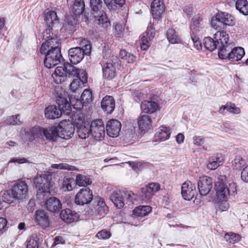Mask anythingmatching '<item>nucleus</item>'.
I'll list each match as a JSON object with an SVG mask.
<instances>
[{
    "label": "nucleus",
    "mask_w": 248,
    "mask_h": 248,
    "mask_svg": "<svg viewBox=\"0 0 248 248\" xmlns=\"http://www.w3.org/2000/svg\"><path fill=\"white\" fill-rule=\"evenodd\" d=\"M51 170L37 173L34 179L36 188V198L40 202L45 200L50 194V188L53 186Z\"/></svg>",
    "instance_id": "obj_1"
},
{
    "label": "nucleus",
    "mask_w": 248,
    "mask_h": 248,
    "mask_svg": "<svg viewBox=\"0 0 248 248\" xmlns=\"http://www.w3.org/2000/svg\"><path fill=\"white\" fill-rule=\"evenodd\" d=\"M28 188L25 181L18 180L14 182L10 188L4 191L2 199L4 202L8 204L22 201L26 198L29 191Z\"/></svg>",
    "instance_id": "obj_2"
},
{
    "label": "nucleus",
    "mask_w": 248,
    "mask_h": 248,
    "mask_svg": "<svg viewBox=\"0 0 248 248\" xmlns=\"http://www.w3.org/2000/svg\"><path fill=\"white\" fill-rule=\"evenodd\" d=\"M71 75L75 76L77 78L74 79L70 84V90L72 93H79L81 91L83 87L85 86L88 82V74L86 70L82 69H78L75 66H69Z\"/></svg>",
    "instance_id": "obj_3"
},
{
    "label": "nucleus",
    "mask_w": 248,
    "mask_h": 248,
    "mask_svg": "<svg viewBox=\"0 0 248 248\" xmlns=\"http://www.w3.org/2000/svg\"><path fill=\"white\" fill-rule=\"evenodd\" d=\"M43 39L45 41L42 44L40 53H45L46 51L61 49V43L57 34L51 31L50 29H46L43 32Z\"/></svg>",
    "instance_id": "obj_4"
},
{
    "label": "nucleus",
    "mask_w": 248,
    "mask_h": 248,
    "mask_svg": "<svg viewBox=\"0 0 248 248\" xmlns=\"http://www.w3.org/2000/svg\"><path fill=\"white\" fill-rule=\"evenodd\" d=\"M232 44L231 46H226L224 50L222 49L219 53V58L221 59H228L232 62L241 60L244 56V49L240 46L233 47Z\"/></svg>",
    "instance_id": "obj_5"
},
{
    "label": "nucleus",
    "mask_w": 248,
    "mask_h": 248,
    "mask_svg": "<svg viewBox=\"0 0 248 248\" xmlns=\"http://www.w3.org/2000/svg\"><path fill=\"white\" fill-rule=\"evenodd\" d=\"M217 23H220L224 25L232 26L235 24L234 16L226 12H220L216 14L215 18H213L211 21L212 27L217 30L219 28Z\"/></svg>",
    "instance_id": "obj_6"
},
{
    "label": "nucleus",
    "mask_w": 248,
    "mask_h": 248,
    "mask_svg": "<svg viewBox=\"0 0 248 248\" xmlns=\"http://www.w3.org/2000/svg\"><path fill=\"white\" fill-rule=\"evenodd\" d=\"M41 53L45 54V58L44 61V65L48 69L55 67L64 61L61 50H58L56 49Z\"/></svg>",
    "instance_id": "obj_7"
},
{
    "label": "nucleus",
    "mask_w": 248,
    "mask_h": 248,
    "mask_svg": "<svg viewBox=\"0 0 248 248\" xmlns=\"http://www.w3.org/2000/svg\"><path fill=\"white\" fill-rule=\"evenodd\" d=\"M54 94L56 97V103L58 105V108L62 112L70 110V104L67 100L68 96L67 93L64 89L60 86H56L54 89Z\"/></svg>",
    "instance_id": "obj_8"
},
{
    "label": "nucleus",
    "mask_w": 248,
    "mask_h": 248,
    "mask_svg": "<svg viewBox=\"0 0 248 248\" xmlns=\"http://www.w3.org/2000/svg\"><path fill=\"white\" fill-rule=\"evenodd\" d=\"M90 126L93 138L98 141L103 140L105 137V130L102 120L99 119L93 120Z\"/></svg>",
    "instance_id": "obj_9"
},
{
    "label": "nucleus",
    "mask_w": 248,
    "mask_h": 248,
    "mask_svg": "<svg viewBox=\"0 0 248 248\" xmlns=\"http://www.w3.org/2000/svg\"><path fill=\"white\" fill-rule=\"evenodd\" d=\"M69 66H73L69 63H64L63 66H58L55 70L54 73L52 74V77L54 81L56 84H61L64 82L67 78V74L71 75V69L69 68Z\"/></svg>",
    "instance_id": "obj_10"
},
{
    "label": "nucleus",
    "mask_w": 248,
    "mask_h": 248,
    "mask_svg": "<svg viewBox=\"0 0 248 248\" xmlns=\"http://www.w3.org/2000/svg\"><path fill=\"white\" fill-rule=\"evenodd\" d=\"M160 189V185L158 183H151L148 184L145 187L140 189L141 193L140 198L141 200L145 202L150 201L153 195L158 191Z\"/></svg>",
    "instance_id": "obj_11"
},
{
    "label": "nucleus",
    "mask_w": 248,
    "mask_h": 248,
    "mask_svg": "<svg viewBox=\"0 0 248 248\" xmlns=\"http://www.w3.org/2000/svg\"><path fill=\"white\" fill-rule=\"evenodd\" d=\"M57 127L59 137L63 139L71 138L75 131V127L73 124L66 121L61 122Z\"/></svg>",
    "instance_id": "obj_12"
},
{
    "label": "nucleus",
    "mask_w": 248,
    "mask_h": 248,
    "mask_svg": "<svg viewBox=\"0 0 248 248\" xmlns=\"http://www.w3.org/2000/svg\"><path fill=\"white\" fill-rule=\"evenodd\" d=\"M93 198L92 191L89 187L82 188L76 195L75 202L79 205H84L90 203Z\"/></svg>",
    "instance_id": "obj_13"
},
{
    "label": "nucleus",
    "mask_w": 248,
    "mask_h": 248,
    "mask_svg": "<svg viewBox=\"0 0 248 248\" xmlns=\"http://www.w3.org/2000/svg\"><path fill=\"white\" fill-rule=\"evenodd\" d=\"M226 182V176L220 175L215 183V188L217 199L219 201H225L228 199L227 191L226 190V189H227Z\"/></svg>",
    "instance_id": "obj_14"
},
{
    "label": "nucleus",
    "mask_w": 248,
    "mask_h": 248,
    "mask_svg": "<svg viewBox=\"0 0 248 248\" xmlns=\"http://www.w3.org/2000/svg\"><path fill=\"white\" fill-rule=\"evenodd\" d=\"M34 218L36 224L43 229H46L50 225L51 220L49 214L44 210H37Z\"/></svg>",
    "instance_id": "obj_15"
},
{
    "label": "nucleus",
    "mask_w": 248,
    "mask_h": 248,
    "mask_svg": "<svg viewBox=\"0 0 248 248\" xmlns=\"http://www.w3.org/2000/svg\"><path fill=\"white\" fill-rule=\"evenodd\" d=\"M212 186L213 181L211 178L207 176H202L199 178L198 187L201 195H207L210 191Z\"/></svg>",
    "instance_id": "obj_16"
},
{
    "label": "nucleus",
    "mask_w": 248,
    "mask_h": 248,
    "mask_svg": "<svg viewBox=\"0 0 248 248\" xmlns=\"http://www.w3.org/2000/svg\"><path fill=\"white\" fill-rule=\"evenodd\" d=\"M214 36V39L216 40L218 46V55L219 56V53L221 50H224L226 46H231L232 43L229 42V35L223 30L217 31Z\"/></svg>",
    "instance_id": "obj_17"
},
{
    "label": "nucleus",
    "mask_w": 248,
    "mask_h": 248,
    "mask_svg": "<svg viewBox=\"0 0 248 248\" xmlns=\"http://www.w3.org/2000/svg\"><path fill=\"white\" fill-rule=\"evenodd\" d=\"M196 194V186L190 181L184 182L181 186V194L184 199L190 201Z\"/></svg>",
    "instance_id": "obj_18"
},
{
    "label": "nucleus",
    "mask_w": 248,
    "mask_h": 248,
    "mask_svg": "<svg viewBox=\"0 0 248 248\" xmlns=\"http://www.w3.org/2000/svg\"><path fill=\"white\" fill-rule=\"evenodd\" d=\"M85 55L86 53L78 46L71 48L68 51L69 60L73 64H77L80 62Z\"/></svg>",
    "instance_id": "obj_19"
},
{
    "label": "nucleus",
    "mask_w": 248,
    "mask_h": 248,
    "mask_svg": "<svg viewBox=\"0 0 248 248\" xmlns=\"http://www.w3.org/2000/svg\"><path fill=\"white\" fill-rule=\"evenodd\" d=\"M151 12L154 19L159 20L162 18L165 6L162 0H154L151 5Z\"/></svg>",
    "instance_id": "obj_20"
},
{
    "label": "nucleus",
    "mask_w": 248,
    "mask_h": 248,
    "mask_svg": "<svg viewBox=\"0 0 248 248\" xmlns=\"http://www.w3.org/2000/svg\"><path fill=\"white\" fill-rule=\"evenodd\" d=\"M121 123L116 119H111L106 124V132L110 137H117L119 136L121 129Z\"/></svg>",
    "instance_id": "obj_21"
},
{
    "label": "nucleus",
    "mask_w": 248,
    "mask_h": 248,
    "mask_svg": "<svg viewBox=\"0 0 248 248\" xmlns=\"http://www.w3.org/2000/svg\"><path fill=\"white\" fill-rule=\"evenodd\" d=\"M103 78L107 80H110L114 79L116 76V63L113 62H107L104 64L102 67Z\"/></svg>",
    "instance_id": "obj_22"
},
{
    "label": "nucleus",
    "mask_w": 248,
    "mask_h": 248,
    "mask_svg": "<svg viewBox=\"0 0 248 248\" xmlns=\"http://www.w3.org/2000/svg\"><path fill=\"white\" fill-rule=\"evenodd\" d=\"M140 108L143 113L151 114L159 110V104L152 100H144L141 103Z\"/></svg>",
    "instance_id": "obj_23"
},
{
    "label": "nucleus",
    "mask_w": 248,
    "mask_h": 248,
    "mask_svg": "<svg viewBox=\"0 0 248 248\" xmlns=\"http://www.w3.org/2000/svg\"><path fill=\"white\" fill-rule=\"evenodd\" d=\"M224 160L221 154H215L208 158L207 168L210 170H215L224 163Z\"/></svg>",
    "instance_id": "obj_24"
},
{
    "label": "nucleus",
    "mask_w": 248,
    "mask_h": 248,
    "mask_svg": "<svg viewBox=\"0 0 248 248\" xmlns=\"http://www.w3.org/2000/svg\"><path fill=\"white\" fill-rule=\"evenodd\" d=\"M101 107L103 110L107 114H111L115 108V100L110 95H106L101 102Z\"/></svg>",
    "instance_id": "obj_25"
},
{
    "label": "nucleus",
    "mask_w": 248,
    "mask_h": 248,
    "mask_svg": "<svg viewBox=\"0 0 248 248\" xmlns=\"http://www.w3.org/2000/svg\"><path fill=\"white\" fill-rule=\"evenodd\" d=\"M45 15V21L47 26L46 29H50L52 31V27L59 23V18L55 11L46 9L44 11Z\"/></svg>",
    "instance_id": "obj_26"
},
{
    "label": "nucleus",
    "mask_w": 248,
    "mask_h": 248,
    "mask_svg": "<svg viewBox=\"0 0 248 248\" xmlns=\"http://www.w3.org/2000/svg\"><path fill=\"white\" fill-rule=\"evenodd\" d=\"M61 31H65L66 33L70 34L75 32L76 30V26L78 20L72 16H68L65 18Z\"/></svg>",
    "instance_id": "obj_27"
},
{
    "label": "nucleus",
    "mask_w": 248,
    "mask_h": 248,
    "mask_svg": "<svg viewBox=\"0 0 248 248\" xmlns=\"http://www.w3.org/2000/svg\"><path fill=\"white\" fill-rule=\"evenodd\" d=\"M60 216L61 219L67 223L77 221L79 217L77 212L69 208L62 210Z\"/></svg>",
    "instance_id": "obj_28"
},
{
    "label": "nucleus",
    "mask_w": 248,
    "mask_h": 248,
    "mask_svg": "<svg viewBox=\"0 0 248 248\" xmlns=\"http://www.w3.org/2000/svg\"><path fill=\"white\" fill-rule=\"evenodd\" d=\"M45 207L48 211L52 213H56L62 209V204L59 199L53 197L46 201Z\"/></svg>",
    "instance_id": "obj_29"
},
{
    "label": "nucleus",
    "mask_w": 248,
    "mask_h": 248,
    "mask_svg": "<svg viewBox=\"0 0 248 248\" xmlns=\"http://www.w3.org/2000/svg\"><path fill=\"white\" fill-rule=\"evenodd\" d=\"M170 128L169 127L161 125L155 133L154 139L156 141H165L170 138Z\"/></svg>",
    "instance_id": "obj_30"
},
{
    "label": "nucleus",
    "mask_w": 248,
    "mask_h": 248,
    "mask_svg": "<svg viewBox=\"0 0 248 248\" xmlns=\"http://www.w3.org/2000/svg\"><path fill=\"white\" fill-rule=\"evenodd\" d=\"M152 119L147 114L140 116L138 119V124L139 130L141 131H147L150 129L152 125Z\"/></svg>",
    "instance_id": "obj_31"
},
{
    "label": "nucleus",
    "mask_w": 248,
    "mask_h": 248,
    "mask_svg": "<svg viewBox=\"0 0 248 248\" xmlns=\"http://www.w3.org/2000/svg\"><path fill=\"white\" fill-rule=\"evenodd\" d=\"M44 127L34 126L31 128L28 132V136L31 141L36 139H43L45 134Z\"/></svg>",
    "instance_id": "obj_32"
},
{
    "label": "nucleus",
    "mask_w": 248,
    "mask_h": 248,
    "mask_svg": "<svg viewBox=\"0 0 248 248\" xmlns=\"http://www.w3.org/2000/svg\"><path fill=\"white\" fill-rule=\"evenodd\" d=\"M124 191L118 190L113 191L110 197L111 201L119 208L123 207L124 205Z\"/></svg>",
    "instance_id": "obj_33"
},
{
    "label": "nucleus",
    "mask_w": 248,
    "mask_h": 248,
    "mask_svg": "<svg viewBox=\"0 0 248 248\" xmlns=\"http://www.w3.org/2000/svg\"><path fill=\"white\" fill-rule=\"evenodd\" d=\"M62 112L55 105H50L45 110V117L48 119H55L61 117Z\"/></svg>",
    "instance_id": "obj_34"
},
{
    "label": "nucleus",
    "mask_w": 248,
    "mask_h": 248,
    "mask_svg": "<svg viewBox=\"0 0 248 248\" xmlns=\"http://www.w3.org/2000/svg\"><path fill=\"white\" fill-rule=\"evenodd\" d=\"M226 109L228 112L233 114H238L241 112L239 108L236 107L235 104L231 102H227L224 105H222L218 110L219 113L224 115V111Z\"/></svg>",
    "instance_id": "obj_35"
},
{
    "label": "nucleus",
    "mask_w": 248,
    "mask_h": 248,
    "mask_svg": "<svg viewBox=\"0 0 248 248\" xmlns=\"http://www.w3.org/2000/svg\"><path fill=\"white\" fill-rule=\"evenodd\" d=\"M97 17V23L102 28L104 29H108L111 26L110 21L109 19L105 12L103 11L100 14L94 15Z\"/></svg>",
    "instance_id": "obj_36"
},
{
    "label": "nucleus",
    "mask_w": 248,
    "mask_h": 248,
    "mask_svg": "<svg viewBox=\"0 0 248 248\" xmlns=\"http://www.w3.org/2000/svg\"><path fill=\"white\" fill-rule=\"evenodd\" d=\"M95 213L100 216L106 215L108 211V207L107 206L104 200L101 198L97 199V203L94 206Z\"/></svg>",
    "instance_id": "obj_37"
},
{
    "label": "nucleus",
    "mask_w": 248,
    "mask_h": 248,
    "mask_svg": "<svg viewBox=\"0 0 248 248\" xmlns=\"http://www.w3.org/2000/svg\"><path fill=\"white\" fill-rule=\"evenodd\" d=\"M44 131H46L44 132V137H45L46 140L55 141L59 137L57 126H52L44 128Z\"/></svg>",
    "instance_id": "obj_38"
},
{
    "label": "nucleus",
    "mask_w": 248,
    "mask_h": 248,
    "mask_svg": "<svg viewBox=\"0 0 248 248\" xmlns=\"http://www.w3.org/2000/svg\"><path fill=\"white\" fill-rule=\"evenodd\" d=\"M85 9V4L84 0H75L72 7V11L76 16L83 14Z\"/></svg>",
    "instance_id": "obj_39"
},
{
    "label": "nucleus",
    "mask_w": 248,
    "mask_h": 248,
    "mask_svg": "<svg viewBox=\"0 0 248 248\" xmlns=\"http://www.w3.org/2000/svg\"><path fill=\"white\" fill-rule=\"evenodd\" d=\"M90 7L93 15L104 11L102 0H90Z\"/></svg>",
    "instance_id": "obj_40"
},
{
    "label": "nucleus",
    "mask_w": 248,
    "mask_h": 248,
    "mask_svg": "<svg viewBox=\"0 0 248 248\" xmlns=\"http://www.w3.org/2000/svg\"><path fill=\"white\" fill-rule=\"evenodd\" d=\"M76 185L75 180L72 178L68 176H64L63 179L62 188L64 191H71Z\"/></svg>",
    "instance_id": "obj_41"
},
{
    "label": "nucleus",
    "mask_w": 248,
    "mask_h": 248,
    "mask_svg": "<svg viewBox=\"0 0 248 248\" xmlns=\"http://www.w3.org/2000/svg\"><path fill=\"white\" fill-rule=\"evenodd\" d=\"M110 11H116L118 7H122L125 4V0H103Z\"/></svg>",
    "instance_id": "obj_42"
},
{
    "label": "nucleus",
    "mask_w": 248,
    "mask_h": 248,
    "mask_svg": "<svg viewBox=\"0 0 248 248\" xmlns=\"http://www.w3.org/2000/svg\"><path fill=\"white\" fill-rule=\"evenodd\" d=\"M152 211V207L148 205H140L133 210V214L136 216L143 217Z\"/></svg>",
    "instance_id": "obj_43"
},
{
    "label": "nucleus",
    "mask_w": 248,
    "mask_h": 248,
    "mask_svg": "<svg viewBox=\"0 0 248 248\" xmlns=\"http://www.w3.org/2000/svg\"><path fill=\"white\" fill-rule=\"evenodd\" d=\"M166 37L171 44H177L181 42V38L176 31L172 28H169L166 33Z\"/></svg>",
    "instance_id": "obj_44"
},
{
    "label": "nucleus",
    "mask_w": 248,
    "mask_h": 248,
    "mask_svg": "<svg viewBox=\"0 0 248 248\" xmlns=\"http://www.w3.org/2000/svg\"><path fill=\"white\" fill-rule=\"evenodd\" d=\"M202 21V19L199 15H195L192 18L190 24V29L192 31V33H196L199 31Z\"/></svg>",
    "instance_id": "obj_45"
},
{
    "label": "nucleus",
    "mask_w": 248,
    "mask_h": 248,
    "mask_svg": "<svg viewBox=\"0 0 248 248\" xmlns=\"http://www.w3.org/2000/svg\"><path fill=\"white\" fill-rule=\"evenodd\" d=\"M75 182L76 185L85 187H87V186L92 183V181L88 176L80 174L77 175Z\"/></svg>",
    "instance_id": "obj_46"
},
{
    "label": "nucleus",
    "mask_w": 248,
    "mask_h": 248,
    "mask_svg": "<svg viewBox=\"0 0 248 248\" xmlns=\"http://www.w3.org/2000/svg\"><path fill=\"white\" fill-rule=\"evenodd\" d=\"M236 9L244 15H248V1L247 0H237L235 3Z\"/></svg>",
    "instance_id": "obj_47"
},
{
    "label": "nucleus",
    "mask_w": 248,
    "mask_h": 248,
    "mask_svg": "<svg viewBox=\"0 0 248 248\" xmlns=\"http://www.w3.org/2000/svg\"><path fill=\"white\" fill-rule=\"evenodd\" d=\"M224 238L227 242L231 244L238 243L241 239V236L240 234L232 232H226Z\"/></svg>",
    "instance_id": "obj_48"
},
{
    "label": "nucleus",
    "mask_w": 248,
    "mask_h": 248,
    "mask_svg": "<svg viewBox=\"0 0 248 248\" xmlns=\"http://www.w3.org/2000/svg\"><path fill=\"white\" fill-rule=\"evenodd\" d=\"M124 195L126 203L129 204L130 203L137 204L138 202L139 199L140 197L137 194L134 193L131 191H124Z\"/></svg>",
    "instance_id": "obj_49"
},
{
    "label": "nucleus",
    "mask_w": 248,
    "mask_h": 248,
    "mask_svg": "<svg viewBox=\"0 0 248 248\" xmlns=\"http://www.w3.org/2000/svg\"><path fill=\"white\" fill-rule=\"evenodd\" d=\"M203 45L205 48L210 51H212L216 48H218L216 40L213 39L210 37H205L204 39Z\"/></svg>",
    "instance_id": "obj_50"
},
{
    "label": "nucleus",
    "mask_w": 248,
    "mask_h": 248,
    "mask_svg": "<svg viewBox=\"0 0 248 248\" xmlns=\"http://www.w3.org/2000/svg\"><path fill=\"white\" fill-rule=\"evenodd\" d=\"M119 57L122 59L126 61L129 63H133L136 60V57L133 54L129 53L125 49H121Z\"/></svg>",
    "instance_id": "obj_51"
},
{
    "label": "nucleus",
    "mask_w": 248,
    "mask_h": 248,
    "mask_svg": "<svg viewBox=\"0 0 248 248\" xmlns=\"http://www.w3.org/2000/svg\"><path fill=\"white\" fill-rule=\"evenodd\" d=\"M77 132L79 138L85 139L88 138L90 134L91 135V131H90V126L80 125L78 128Z\"/></svg>",
    "instance_id": "obj_52"
},
{
    "label": "nucleus",
    "mask_w": 248,
    "mask_h": 248,
    "mask_svg": "<svg viewBox=\"0 0 248 248\" xmlns=\"http://www.w3.org/2000/svg\"><path fill=\"white\" fill-rule=\"evenodd\" d=\"M246 164V160L240 155L236 156L232 162V166L233 169L239 170H241Z\"/></svg>",
    "instance_id": "obj_53"
},
{
    "label": "nucleus",
    "mask_w": 248,
    "mask_h": 248,
    "mask_svg": "<svg viewBox=\"0 0 248 248\" xmlns=\"http://www.w3.org/2000/svg\"><path fill=\"white\" fill-rule=\"evenodd\" d=\"M80 99L83 101V103L86 104L87 106L90 103L93 99L91 90L90 89H85L80 96Z\"/></svg>",
    "instance_id": "obj_54"
},
{
    "label": "nucleus",
    "mask_w": 248,
    "mask_h": 248,
    "mask_svg": "<svg viewBox=\"0 0 248 248\" xmlns=\"http://www.w3.org/2000/svg\"><path fill=\"white\" fill-rule=\"evenodd\" d=\"M79 45H80L79 47L83 49L84 51L86 53V55L90 54L92 46L90 41L85 38H79Z\"/></svg>",
    "instance_id": "obj_55"
},
{
    "label": "nucleus",
    "mask_w": 248,
    "mask_h": 248,
    "mask_svg": "<svg viewBox=\"0 0 248 248\" xmlns=\"http://www.w3.org/2000/svg\"><path fill=\"white\" fill-rule=\"evenodd\" d=\"M26 248H38L39 239L37 237H30L26 241Z\"/></svg>",
    "instance_id": "obj_56"
},
{
    "label": "nucleus",
    "mask_w": 248,
    "mask_h": 248,
    "mask_svg": "<svg viewBox=\"0 0 248 248\" xmlns=\"http://www.w3.org/2000/svg\"><path fill=\"white\" fill-rule=\"evenodd\" d=\"M112 235L111 232L106 229H102L99 231L95 235V237L100 240H107Z\"/></svg>",
    "instance_id": "obj_57"
},
{
    "label": "nucleus",
    "mask_w": 248,
    "mask_h": 248,
    "mask_svg": "<svg viewBox=\"0 0 248 248\" xmlns=\"http://www.w3.org/2000/svg\"><path fill=\"white\" fill-rule=\"evenodd\" d=\"M51 168L55 169L67 170H76V167L70 165L67 163L53 164Z\"/></svg>",
    "instance_id": "obj_58"
},
{
    "label": "nucleus",
    "mask_w": 248,
    "mask_h": 248,
    "mask_svg": "<svg viewBox=\"0 0 248 248\" xmlns=\"http://www.w3.org/2000/svg\"><path fill=\"white\" fill-rule=\"evenodd\" d=\"M151 39V38L143 33L140 40L141 49L144 50H147L150 46V41Z\"/></svg>",
    "instance_id": "obj_59"
},
{
    "label": "nucleus",
    "mask_w": 248,
    "mask_h": 248,
    "mask_svg": "<svg viewBox=\"0 0 248 248\" xmlns=\"http://www.w3.org/2000/svg\"><path fill=\"white\" fill-rule=\"evenodd\" d=\"M191 38L193 44V46L197 50H201L202 48V45L200 38L197 36L196 33H192Z\"/></svg>",
    "instance_id": "obj_60"
},
{
    "label": "nucleus",
    "mask_w": 248,
    "mask_h": 248,
    "mask_svg": "<svg viewBox=\"0 0 248 248\" xmlns=\"http://www.w3.org/2000/svg\"><path fill=\"white\" fill-rule=\"evenodd\" d=\"M124 28L119 23H116L114 26V34L116 37H121L123 35Z\"/></svg>",
    "instance_id": "obj_61"
},
{
    "label": "nucleus",
    "mask_w": 248,
    "mask_h": 248,
    "mask_svg": "<svg viewBox=\"0 0 248 248\" xmlns=\"http://www.w3.org/2000/svg\"><path fill=\"white\" fill-rule=\"evenodd\" d=\"M236 184L234 183L230 184L229 186H227L226 189L228 197L230 196H234L237 193V188Z\"/></svg>",
    "instance_id": "obj_62"
},
{
    "label": "nucleus",
    "mask_w": 248,
    "mask_h": 248,
    "mask_svg": "<svg viewBox=\"0 0 248 248\" xmlns=\"http://www.w3.org/2000/svg\"><path fill=\"white\" fill-rule=\"evenodd\" d=\"M229 205L227 202V200L225 201H220L218 203L217 210L220 212L225 211L228 210Z\"/></svg>",
    "instance_id": "obj_63"
},
{
    "label": "nucleus",
    "mask_w": 248,
    "mask_h": 248,
    "mask_svg": "<svg viewBox=\"0 0 248 248\" xmlns=\"http://www.w3.org/2000/svg\"><path fill=\"white\" fill-rule=\"evenodd\" d=\"M193 144L196 146H201L204 142V138L202 136H195L193 138Z\"/></svg>",
    "instance_id": "obj_64"
}]
</instances>
